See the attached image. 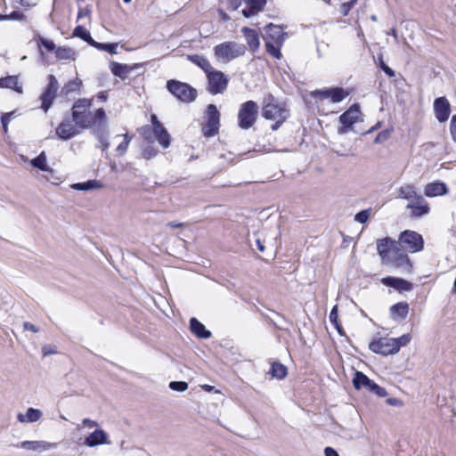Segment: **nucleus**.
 I'll return each instance as SVG.
<instances>
[{
	"label": "nucleus",
	"instance_id": "49",
	"mask_svg": "<svg viewBox=\"0 0 456 456\" xmlns=\"http://www.w3.org/2000/svg\"><path fill=\"white\" fill-rule=\"evenodd\" d=\"M12 115V112H7V113L2 114V116H1V123H2L3 130L4 133L7 132L8 124L11 120Z\"/></svg>",
	"mask_w": 456,
	"mask_h": 456
},
{
	"label": "nucleus",
	"instance_id": "50",
	"mask_svg": "<svg viewBox=\"0 0 456 456\" xmlns=\"http://www.w3.org/2000/svg\"><path fill=\"white\" fill-rule=\"evenodd\" d=\"M450 133L453 142L456 143V114L453 115L451 118Z\"/></svg>",
	"mask_w": 456,
	"mask_h": 456
},
{
	"label": "nucleus",
	"instance_id": "9",
	"mask_svg": "<svg viewBox=\"0 0 456 456\" xmlns=\"http://www.w3.org/2000/svg\"><path fill=\"white\" fill-rule=\"evenodd\" d=\"M167 89L177 100L183 103L194 102L198 96L197 90L191 85L175 79L167 82Z\"/></svg>",
	"mask_w": 456,
	"mask_h": 456
},
{
	"label": "nucleus",
	"instance_id": "2",
	"mask_svg": "<svg viewBox=\"0 0 456 456\" xmlns=\"http://www.w3.org/2000/svg\"><path fill=\"white\" fill-rule=\"evenodd\" d=\"M262 117L272 122L271 129L278 130L289 118L290 110L285 102H280L272 94L265 96L261 107Z\"/></svg>",
	"mask_w": 456,
	"mask_h": 456
},
{
	"label": "nucleus",
	"instance_id": "25",
	"mask_svg": "<svg viewBox=\"0 0 456 456\" xmlns=\"http://www.w3.org/2000/svg\"><path fill=\"white\" fill-rule=\"evenodd\" d=\"M190 330L199 338H209L211 332L195 317L190 320Z\"/></svg>",
	"mask_w": 456,
	"mask_h": 456
},
{
	"label": "nucleus",
	"instance_id": "51",
	"mask_svg": "<svg viewBox=\"0 0 456 456\" xmlns=\"http://www.w3.org/2000/svg\"><path fill=\"white\" fill-rule=\"evenodd\" d=\"M23 327H24L25 330H29V331H32L34 333H37L39 330L34 324H32V323H30L28 322H25L23 323Z\"/></svg>",
	"mask_w": 456,
	"mask_h": 456
},
{
	"label": "nucleus",
	"instance_id": "23",
	"mask_svg": "<svg viewBox=\"0 0 456 456\" xmlns=\"http://www.w3.org/2000/svg\"><path fill=\"white\" fill-rule=\"evenodd\" d=\"M107 434L102 429H96L86 437L84 444L89 447H94L108 443Z\"/></svg>",
	"mask_w": 456,
	"mask_h": 456
},
{
	"label": "nucleus",
	"instance_id": "3",
	"mask_svg": "<svg viewBox=\"0 0 456 456\" xmlns=\"http://www.w3.org/2000/svg\"><path fill=\"white\" fill-rule=\"evenodd\" d=\"M377 250L382 261L391 263L395 267H412L408 255L400 248L399 242L390 237L377 241Z\"/></svg>",
	"mask_w": 456,
	"mask_h": 456
},
{
	"label": "nucleus",
	"instance_id": "5",
	"mask_svg": "<svg viewBox=\"0 0 456 456\" xmlns=\"http://www.w3.org/2000/svg\"><path fill=\"white\" fill-rule=\"evenodd\" d=\"M151 121L152 126H144L141 127L140 134L149 142H152L154 139H157L162 147L167 148L170 145V135L168 132L159 122L155 114L151 116Z\"/></svg>",
	"mask_w": 456,
	"mask_h": 456
},
{
	"label": "nucleus",
	"instance_id": "59",
	"mask_svg": "<svg viewBox=\"0 0 456 456\" xmlns=\"http://www.w3.org/2000/svg\"><path fill=\"white\" fill-rule=\"evenodd\" d=\"M201 387L207 392H212L214 390V387L207 384L202 385Z\"/></svg>",
	"mask_w": 456,
	"mask_h": 456
},
{
	"label": "nucleus",
	"instance_id": "53",
	"mask_svg": "<svg viewBox=\"0 0 456 456\" xmlns=\"http://www.w3.org/2000/svg\"><path fill=\"white\" fill-rule=\"evenodd\" d=\"M98 424L96 421L94 420H92V419H83V426L84 427H86V428H93L94 427H96Z\"/></svg>",
	"mask_w": 456,
	"mask_h": 456
},
{
	"label": "nucleus",
	"instance_id": "36",
	"mask_svg": "<svg viewBox=\"0 0 456 456\" xmlns=\"http://www.w3.org/2000/svg\"><path fill=\"white\" fill-rule=\"evenodd\" d=\"M73 37H79L91 46L95 40L91 37L90 33L81 25L77 26L73 30Z\"/></svg>",
	"mask_w": 456,
	"mask_h": 456
},
{
	"label": "nucleus",
	"instance_id": "61",
	"mask_svg": "<svg viewBox=\"0 0 456 456\" xmlns=\"http://www.w3.org/2000/svg\"><path fill=\"white\" fill-rule=\"evenodd\" d=\"M379 126V124H378L376 126L371 127V129L370 130V132H371V131L375 130V129L377 128V126Z\"/></svg>",
	"mask_w": 456,
	"mask_h": 456
},
{
	"label": "nucleus",
	"instance_id": "6",
	"mask_svg": "<svg viewBox=\"0 0 456 456\" xmlns=\"http://www.w3.org/2000/svg\"><path fill=\"white\" fill-rule=\"evenodd\" d=\"M213 51L214 55L218 61L228 63L234 59L245 55L247 46L234 41H225L216 45Z\"/></svg>",
	"mask_w": 456,
	"mask_h": 456
},
{
	"label": "nucleus",
	"instance_id": "62",
	"mask_svg": "<svg viewBox=\"0 0 456 456\" xmlns=\"http://www.w3.org/2000/svg\"><path fill=\"white\" fill-rule=\"evenodd\" d=\"M392 34L395 35V28L392 29Z\"/></svg>",
	"mask_w": 456,
	"mask_h": 456
},
{
	"label": "nucleus",
	"instance_id": "34",
	"mask_svg": "<svg viewBox=\"0 0 456 456\" xmlns=\"http://www.w3.org/2000/svg\"><path fill=\"white\" fill-rule=\"evenodd\" d=\"M283 43L265 41V51L274 59L280 60L282 57L281 48Z\"/></svg>",
	"mask_w": 456,
	"mask_h": 456
},
{
	"label": "nucleus",
	"instance_id": "56",
	"mask_svg": "<svg viewBox=\"0 0 456 456\" xmlns=\"http://www.w3.org/2000/svg\"><path fill=\"white\" fill-rule=\"evenodd\" d=\"M94 183H95V181H88L85 183H77V186L80 189H89L93 187Z\"/></svg>",
	"mask_w": 456,
	"mask_h": 456
},
{
	"label": "nucleus",
	"instance_id": "4",
	"mask_svg": "<svg viewBox=\"0 0 456 456\" xmlns=\"http://www.w3.org/2000/svg\"><path fill=\"white\" fill-rule=\"evenodd\" d=\"M411 339V336L409 333L396 338L380 337L374 338L369 344V349L374 354L387 356L398 353L402 346L410 343Z\"/></svg>",
	"mask_w": 456,
	"mask_h": 456
},
{
	"label": "nucleus",
	"instance_id": "32",
	"mask_svg": "<svg viewBox=\"0 0 456 456\" xmlns=\"http://www.w3.org/2000/svg\"><path fill=\"white\" fill-rule=\"evenodd\" d=\"M110 70L114 76L125 79L131 70V68L126 64L113 61L110 63Z\"/></svg>",
	"mask_w": 456,
	"mask_h": 456
},
{
	"label": "nucleus",
	"instance_id": "20",
	"mask_svg": "<svg viewBox=\"0 0 456 456\" xmlns=\"http://www.w3.org/2000/svg\"><path fill=\"white\" fill-rule=\"evenodd\" d=\"M244 2L247 7L242 9L241 12L244 17L250 18L265 10L267 0H244Z\"/></svg>",
	"mask_w": 456,
	"mask_h": 456
},
{
	"label": "nucleus",
	"instance_id": "60",
	"mask_svg": "<svg viewBox=\"0 0 456 456\" xmlns=\"http://www.w3.org/2000/svg\"><path fill=\"white\" fill-rule=\"evenodd\" d=\"M18 418H19V419H20V421H24L23 416H22L21 414H20V415L18 416Z\"/></svg>",
	"mask_w": 456,
	"mask_h": 456
},
{
	"label": "nucleus",
	"instance_id": "47",
	"mask_svg": "<svg viewBox=\"0 0 456 456\" xmlns=\"http://www.w3.org/2000/svg\"><path fill=\"white\" fill-rule=\"evenodd\" d=\"M169 387L174 391L183 392L188 388V383L185 381H172Z\"/></svg>",
	"mask_w": 456,
	"mask_h": 456
},
{
	"label": "nucleus",
	"instance_id": "41",
	"mask_svg": "<svg viewBox=\"0 0 456 456\" xmlns=\"http://www.w3.org/2000/svg\"><path fill=\"white\" fill-rule=\"evenodd\" d=\"M330 88L322 89V90H314L310 93L311 97L315 100L323 101L329 98Z\"/></svg>",
	"mask_w": 456,
	"mask_h": 456
},
{
	"label": "nucleus",
	"instance_id": "58",
	"mask_svg": "<svg viewBox=\"0 0 456 456\" xmlns=\"http://www.w3.org/2000/svg\"><path fill=\"white\" fill-rule=\"evenodd\" d=\"M97 97L98 99L102 100V101H106L107 99V94L105 92H100L98 94H97Z\"/></svg>",
	"mask_w": 456,
	"mask_h": 456
},
{
	"label": "nucleus",
	"instance_id": "48",
	"mask_svg": "<svg viewBox=\"0 0 456 456\" xmlns=\"http://www.w3.org/2000/svg\"><path fill=\"white\" fill-rule=\"evenodd\" d=\"M390 137V131L388 129L379 132L374 139L376 143H380L387 141Z\"/></svg>",
	"mask_w": 456,
	"mask_h": 456
},
{
	"label": "nucleus",
	"instance_id": "35",
	"mask_svg": "<svg viewBox=\"0 0 456 456\" xmlns=\"http://www.w3.org/2000/svg\"><path fill=\"white\" fill-rule=\"evenodd\" d=\"M399 198L404 200H416L417 197L419 195L416 192L415 188L411 184H405L401 186L398 190Z\"/></svg>",
	"mask_w": 456,
	"mask_h": 456
},
{
	"label": "nucleus",
	"instance_id": "17",
	"mask_svg": "<svg viewBox=\"0 0 456 456\" xmlns=\"http://www.w3.org/2000/svg\"><path fill=\"white\" fill-rule=\"evenodd\" d=\"M381 282L385 286L393 288L399 292L411 291L413 289V284L411 281L398 277H384Z\"/></svg>",
	"mask_w": 456,
	"mask_h": 456
},
{
	"label": "nucleus",
	"instance_id": "12",
	"mask_svg": "<svg viewBox=\"0 0 456 456\" xmlns=\"http://www.w3.org/2000/svg\"><path fill=\"white\" fill-rule=\"evenodd\" d=\"M362 112L360 105L354 103L345 112H343L338 119L341 126L338 127V134H346L353 126L361 120Z\"/></svg>",
	"mask_w": 456,
	"mask_h": 456
},
{
	"label": "nucleus",
	"instance_id": "7",
	"mask_svg": "<svg viewBox=\"0 0 456 456\" xmlns=\"http://www.w3.org/2000/svg\"><path fill=\"white\" fill-rule=\"evenodd\" d=\"M221 114L215 104L206 107L200 129L203 136L210 138L217 135L220 129Z\"/></svg>",
	"mask_w": 456,
	"mask_h": 456
},
{
	"label": "nucleus",
	"instance_id": "44",
	"mask_svg": "<svg viewBox=\"0 0 456 456\" xmlns=\"http://www.w3.org/2000/svg\"><path fill=\"white\" fill-rule=\"evenodd\" d=\"M356 3H357V0H350L348 2L343 3L339 8L340 13L343 16H347Z\"/></svg>",
	"mask_w": 456,
	"mask_h": 456
},
{
	"label": "nucleus",
	"instance_id": "16",
	"mask_svg": "<svg viewBox=\"0 0 456 456\" xmlns=\"http://www.w3.org/2000/svg\"><path fill=\"white\" fill-rule=\"evenodd\" d=\"M434 112L439 122L444 123L447 121L451 114V104L446 97L441 96L435 99Z\"/></svg>",
	"mask_w": 456,
	"mask_h": 456
},
{
	"label": "nucleus",
	"instance_id": "24",
	"mask_svg": "<svg viewBox=\"0 0 456 456\" xmlns=\"http://www.w3.org/2000/svg\"><path fill=\"white\" fill-rule=\"evenodd\" d=\"M0 88L11 89L18 94L23 93L22 86L19 83V76L11 75L4 77H0Z\"/></svg>",
	"mask_w": 456,
	"mask_h": 456
},
{
	"label": "nucleus",
	"instance_id": "54",
	"mask_svg": "<svg viewBox=\"0 0 456 456\" xmlns=\"http://www.w3.org/2000/svg\"><path fill=\"white\" fill-rule=\"evenodd\" d=\"M325 456H339L336 450L332 447H326L324 450Z\"/></svg>",
	"mask_w": 456,
	"mask_h": 456
},
{
	"label": "nucleus",
	"instance_id": "22",
	"mask_svg": "<svg viewBox=\"0 0 456 456\" xmlns=\"http://www.w3.org/2000/svg\"><path fill=\"white\" fill-rule=\"evenodd\" d=\"M264 40L283 43L284 32L282 27L272 23L268 24L265 27V35L264 36Z\"/></svg>",
	"mask_w": 456,
	"mask_h": 456
},
{
	"label": "nucleus",
	"instance_id": "39",
	"mask_svg": "<svg viewBox=\"0 0 456 456\" xmlns=\"http://www.w3.org/2000/svg\"><path fill=\"white\" fill-rule=\"evenodd\" d=\"M3 20H26V15L21 11H13L9 14H2Z\"/></svg>",
	"mask_w": 456,
	"mask_h": 456
},
{
	"label": "nucleus",
	"instance_id": "14",
	"mask_svg": "<svg viewBox=\"0 0 456 456\" xmlns=\"http://www.w3.org/2000/svg\"><path fill=\"white\" fill-rule=\"evenodd\" d=\"M353 385L355 389L359 390L362 387L367 388L369 391L376 393L379 396L385 395V389L370 379L363 372L355 371L353 378Z\"/></svg>",
	"mask_w": 456,
	"mask_h": 456
},
{
	"label": "nucleus",
	"instance_id": "21",
	"mask_svg": "<svg viewBox=\"0 0 456 456\" xmlns=\"http://www.w3.org/2000/svg\"><path fill=\"white\" fill-rule=\"evenodd\" d=\"M447 185L441 181L428 183L424 187V194L427 197L433 198L447 194Z\"/></svg>",
	"mask_w": 456,
	"mask_h": 456
},
{
	"label": "nucleus",
	"instance_id": "11",
	"mask_svg": "<svg viewBox=\"0 0 456 456\" xmlns=\"http://www.w3.org/2000/svg\"><path fill=\"white\" fill-rule=\"evenodd\" d=\"M208 79V91L213 94H223L229 83L228 77L220 70L215 69L214 68L208 72L206 75Z\"/></svg>",
	"mask_w": 456,
	"mask_h": 456
},
{
	"label": "nucleus",
	"instance_id": "46",
	"mask_svg": "<svg viewBox=\"0 0 456 456\" xmlns=\"http://www.w3.org/2000/svg\"><path fill=\"white\" fill-rule=\"evenodd\" d=\"M26 415H27L28 421L35 422V421L38 420L41 418L42 413L37 409L29 408L27 411V414Z\"/></svg>",
	"mask_w": 456,
	"mask_h": 456
},
{
	"label": "nucleus",
	"instance_id": "63",
	"mask_svg": "<svg viewBox=\"0 0 456 456\" xmlns=\"http://www.w3.org/2000/svg\"><path fill=\"white\" fill-rule=\"evenodd\" d=\"M29 442H23L22 445L25 446L27 444H28Z\"/></svg>",
	"mask_w": 456,
	"mask_h": 456
},
{
	"label": "nucleus",
	"instance_id": "29",
	"mask_svg": "<svg viewBox=\"0 0 456 456\" xmlns=\"http://www.w3.org/2000/svg\"><path fill=\"white\" fill-rule=\"evenodd\" d=\"M350 94V91L344 89L343 87H330L329 99L333 103H338L346 99Z\"/></svg>",
	"mask_w": 456,
	"mask_h": 456
},
{
	"label": "nucleus",
	"instance_id": "38",
	"mask_svg": "<svg viewBox=\"0 0 456 456\" xmlns=\"http://www.w3.org/2000/svg\"><path fill=\"white\" fill-rule=\"evenodd\" d=\"M31 164L33 167L42 170V171H47L48 167L46 163V157L45 152H41L37 158L33 159L31 160Z\"/></svg>",
	"mask_w": 456,
	"mask_h": 456
},
{
	"label": "nucleus",
	"instance_id": "15",
	"mask_svg": "<svg viewBox=\"0 0 456 456\" xmlns=\"http://www.w3.org/2000/svg\"><path fill=\"white\" fill-rule=\"evenodd\" d=\"M81 130L77 124L67 118L58 125L55 129V134L60 139L67 141L79 134Z\"/></svg>",
	"mask_w": 456,
	"mask_h": 456
},
{
	"label": "nucleus",
	"instance_id": "31",
	"mask_svg": "<svg viewBox=\"0 0 456 456\" xmlns=\"http://www.w3.org/2000/svg\"><path fill=\"white\" fill-rule=\"evenodd\" d=\"M269 373L278 379H283L288 374L287 367L280 362H273L271 364Z\"/></svg>",
	"mask_w": 456,
	"mask_h": 456
},
{
	"label": "nucleus",
	"instance_id": "64",
	"mask_svg": "<svg viewBox=\"0 0 456 456\" xmlns=\"http://www.w3.org/2000/svg\"><path fill=\"white\" fill-rule=\"evenodd\" d=\"M125 3H130L132 0H123Z\"/></svg>",
	"mask_w": 456,
	"mask_h": 456
},
{
	"label": "nucleus",
	"instance_id": "37",
	"mask_svg": "<svg viewBox=\"0 0 456 456\" xmlns=\"http://www.w3.org/2000/svg\"><path fill=\"white\" fill-rule=\"evenodd\" d=\"M93 47L100 51L108 52L110 54H116L118 43H99L95 41L94 44H93Z\"/></svg>",
	"mask_w": 456,
	"mask_h": 456
},
{
	"label": "nucleus",
	"instance_id": "10",
	"mask_svg": "<svg viewBox=\"0 0 456 456\" xmlns=\"http://www.w3.org/2000/svg\"><path fill=\"white\" fill-rule=\"evenodd\" d=\"M400 248L403 252L417 253L424 248V240L417 232L405 230L398 238Z\"/></svg>",
	"mask_w": 456,
	"mask_h": 456
},
{
	"label": "nucleus",
	"instance_id": "1",
	"mask_svg": "<svg viewBox=\"0 0 456 456\" xmlns=\"http://www.w3.org/2000/svg\"><path fill=\"white\" fill-rule=\"evenodd\" d=\"M71 118L82 130L102 127L107 122L104 109H94V97L76 100L71 107Z\"/></svg>",
	"mask_w": 456,
	"mask_h": 456
},
{
	"label": "nucleus",
	"instance_id": "19",
	"mask_svg": "<svg viewBox=\"0 0 456 456\" xmlns=\"http://www.w3.org/2000/svg\"><path fill=\"white\" fill-rule=\"evenodd\" d=\"M407 208L411 209V217L419 218L428 214L430 208L422 196L417 197L413 203L407 205Z\"/></svg>",
	"mask_w": 456,
	"mask_h": 456
},
{
	"label": "nucleus",
	"instance_id": "57",
	"mask_svg": "<svg viewBox=\"0 0 456 456\" xmlns=\"http://www.w3.org/2000/svg\"><path fill=\"white\" fill-rule=\"evenodd\" d=\"M167 225L171 228H181L183 227V223H176V222H170L167 224Z\"/></svg>",
	"mask_w": 456,
	"mask_h": 456
},
{
	"label": "nucleus",
	"instance_id": "13",
	"mask_svg": "<svg viewBox=\"0 0 456 456\" xmlns=\"http://www.w3.org/2000/svg\"><path fill=\"white\" fill-rule=\"evenodd\" d=\"M58 89L59 83L56 77L53 74H50L47 77V85L40 95L41 109L45 112H47L52 107L55 98L57 97Z\"/></svg>",
	"mask_w": 456,
	"mask_h": 456
},
{
	"label": "nucleus",
	"instance_id": "30",
	"mask_svg": "<svg viewBox=\"0 0 456 456\" xmlns=\"http://www.w3.org/2000/svg\"><path fill=\"white\" fill-rule=\"evenodd\" d=\"M189 60L193 64L200 67L205 72L206 75L208 74V72H209L213 69V66L211 65L209 61L203 55H200V54L190 55Z\"/></svg>",
	"mask_w": 456,
	"mask_h": 456
},
{
	"label": "nucleus",
	"instance_id": "45",
	"mask_svg": "<svg viewBox=\"0 0 456 456\" xmlns=\"http://www.w3.org/2000/svg\"><path fill=\"white\" fill-rule=\"evenodd\" d=\"M131 141V137L128 136V134L124 135V140L118 145L116 151L119 155L125 154L129 142Z\"/></svg>",
	"mask_w": 456,
	"mask_h": 456
},
{
	"label": "nucleus",
	"instance_id": "42",
	"mask_svg": "<svg viewBox=\"0 0 456 456\" xmlns=\"http://www.w3.org/2000/svg\"><path fill=\"white\" fill-rule=\"evenodd\" d=\"M378 67L381 69L388 77L391 78L395 76V72L394 71V69H392L385 63L382 55L379 57Z\"/></svg>",
	"mask_w": 456,
	"mask_h": 456
},
{
	"label": "nucleus",
	"instance_id": "18",
	"mask_svg": "<svg viewBox=\"0 0 456 456\" xmlns=\"http://www.w3.org/2000/svg\"><path fill=\"white\" fill-rule=\"evenodd\" d=\"M247 45L252 53L258 51L260 47V35L259 32L254 28L248 27H243L241 28Z\"/></svg>",
	"mask_w": 456,
	"mask_h": 456
},
{
	"label": "nucleus",
	"instance_id": "40",
	"mask_svg": "<svg viewBox=\"0 0 456 456\" xmlns=\"http://www.w3.org/2000/svg\"><path fill=\"white\" fill-rule=\"evenodd\" d=\"M330 321L335 326V328L338 330V333L342 334V328L338 322V314L337 305H335L330 313Z\"/></svg>",
	"mask_w": 456,
	"mask_h": 456
},
{
	"label": "nucleus",
	"instance_id": "27",
	"mask_svg": "<svg viewBox=\"0 0 456 456\" xmlns=\"http://www.w3.org/2000/svg\"><path fill=\"white\" fill-rule=\"evenodd\" d=\"M34 40L41 54H44L42 48H45L46 52L54 53L58 47L53 40L47 39L39 34L35 36Z\"/></svg>",
	"mask_w": 456,
	"mask_h": 456
},
{
	"label": "nucleus",
	"instance_id": "28",
	"mask_svg": "<svg viewBox=\"0 0 456 456\" xmlns=\"http://www.w3.org/2000/svg\"><path fill=\"white\" fill-rule=\"evenodd\" d=\"M54 55L59 61H75L76 52L69 46H58Z\"/></svg>",
	"mask_w": 456,
	"mask_h": 456
},
{
	"label": "nucleus",
	"instance_id": "52",
	"mask_svg": "<svg viewBox=\"0 0 456 456\" xmlns=\"http://www.w3.org/2000/svg\"><path fill=\"white\" fill-rule=\"evenodd\" d=\"M90 15V11L87 8H80L77 12V20L88 17Z\"/></svg>",
	"mask_w": 456,
	"mask_h": 456
},
{
	"label": "nucleus",
	"instance_id": "55",
	"mask_svg": "<svg viewBox=\"0 0 456 456\" xmlns=\"http://www.w3.org/2000/svg\"><path fill=\"white\" fill-rule=\"evenodd\" d=\"M256 245L257 249H258L260 252H262V253H264V252H265V247L264 242L261 240V239H260V238H256Z\"/></svg>",
	"mask_w": 456,
	"mask_h": 456
},
{
	"label": "nucleus",
	"instance_id": "43",
	"mask_svg": "<svg viewBox=\"0 0 456 456\" xmlns=\"http://www.w3.org/2000/svg\"><path fill=\"white\" fill-rule=\"evenodd\" d=\"M370 208L362 210L354 216V220L360 224L366 223L370 216Z\"/></svg>",
	"mask_w": 456,
	"mask_h": 456
},
{
	"label": "nucleus",
	"instance_id": "26",
	"mask_svg": "<svg viewBox=\"0 0 456 456\" xmlns=\"http://www.w3.org/2000/svg\"><path fill=\"white\" fill-rule=\"evenodd\" d=\"M410 306L406 301L398 302L390 307L393 319H405L409 314Z\"/></svg>",
	"mask_w": 456,
	"mask_h": 456
},
{
	"label": "nucleus",
	"instance_id": "8",
	"mask_svg": "<svg viewBox=\"0 0 456 456\" xmlns=\"http://www.w3.org/2000/svg\"><path fill=\"white\" fill-rule=\"evenodd\" d=\"M258 118V105L256 102L248 100L240 104L237 119L238 126L243 130L253 127Z\"/></svg>",
	"mask_w": 456,
	"mask_h": 456
},
{
	"label": "nucleus",
	"instance_id": "33",
	"mask_svg": "<svg viewBox=\"0 0 456 456\" xmlns=\"http://www.w3.org/2000/svg\"><path fill=\"white\" fill-rule=\"evenodd\" d=\"M82 87V81L78 78L68 81L62 87L61 93L65 96H69L72 93H77Z\"/></svg>",
	"mask_w": 456,
	"mask_h": 456
}]
</instances>
